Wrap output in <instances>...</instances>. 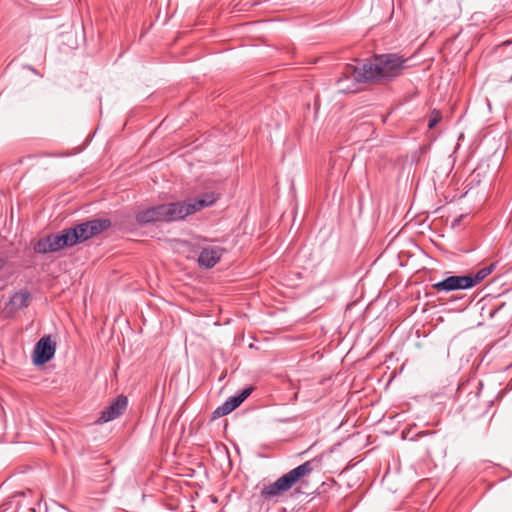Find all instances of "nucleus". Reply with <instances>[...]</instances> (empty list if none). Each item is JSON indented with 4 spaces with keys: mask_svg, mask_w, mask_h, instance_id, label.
Returning <instances> with one entry per match:
<instances>
[{
    "mask_svg": "<svg viewBox=\"0 0 512 512\" xmlns=\"http://www.w3.org/2000/svg\"><path fill=\"white\" fill-rule=\"evenodd\" d=\"M296 482L291 479V476L287 473L278 478L274 483L264 487L262 495L265 497H274L283 494L292 488Z\"/></svg>",
    "mask_w": 512,
    "mask_h": 512,
    "instance_id": "nucleus-9",
    "label": "nucleus"
},
{
    "mask_svg": "<svg viewBox=\"0 0 512 512\" xmlns=\"http://www.w3.org/2000/svg\"><path fill=\"white\" fill-rule=\"evenodd\" d=\"M75 245H77V237L72 227H70L38 239L33 244V250L38 254H47Z\"/></svg>",
    "mask_w": 512,
    "mask_h": 512,
    "instance_id": "nucleus-3",
    "label": "nucleus"
},
{
    "mask_svg": "<svg viewBox=\"0 0 512 512\" xmlns=\"http://www.w3.org/2000/svg\"><path fill=\"white\" fill-rule=\"evenodd\" d=\"M56 352V342L51 335L42 337L35 345L33 351V362L36 365H43L50 361Z\"/></svg>",
    "mask_w": 512,
    "mask_h": 512,
    "instance_id": "nucleus-5",
    "label": "nucleus"
},
{
    "mask_svg": "<svg viewBox=\"0 0 512 512\" xmlns=\"http://www.w3.org/2000/svg\"><path fill=\"white\" fill-rule=\"evenodd\" d=\"M405 62L398 54L375 55L354 66L351 74L357 82L391 81L402 73Z\"/></svg>",
    "mask_w": 512,
    "mask_h": 512,
    "instance_id": "nucleus-2",
    "label": "nucleus"
},
{
    "mask_svg": "<svg viewBox=\"0 0 512 512\" xmlns=\"http://www.w3.org/2000/svg\"><path fill=\"white\" fill-rule=\"evenodd\" d=\"M442 119V115L440 113V111L438 110H433L429 116V119H428V128L429 129H432L434 128Z\"/></svg>",
    "mask_w": 512,
    "mask_h": 512,
    "instance_id": "nucleus-14",
    "label": "nucleus"
},
{
    "mask_svg": "<svg viewBox=\"0 0 512 512\" xmlns=\"http://www.w3.org/2000/svg\"><path fill=\"white\" fill-rule=\"evenodd\" d=\"M253 390L254 388L249 386L244 388L239 394L229 397L221 406L216 408L213 412L214 417H222L234 411L251 395Z\"/></svg>",
    "mask_w": 512,
    "mask_h": 512,
    "instance_id": "nucleus-6",
    "label": "nucleus"
},
{
    "mask_svg": "<svg viewBox=\"0 0 512 512\" xmlns=\"http://www.w3.org/2000/svg\"><path fill=\"white\" fill-rule=\"evenodd\" d=\"M30 512H36L35 508H30Z\"/></svg>",
    "mask_w": 512,
    "mask_h": 512,
    "instance_id": "nucleus-16",
    "label": "nucleus"
},
{
    "mask_svg": "<svg viewBox=\"0 0 512 512\" xmlns=\"http://www.w3.org/2000/svg\"><path fill=\"white\" fill-rule=\"evenodd\" d=\"M217 200L215 193H206L201 197L183 202H173L150 207L136 214V221L141 224L153 222H173L185 219L205 207L211 206Z\"/></svg>",
    "mask_w": 512,
    "mask_h": 512,
    "instance_id": "nucleus-1",
    "label": "nucleus"
},
{
    "mask_svg": "<svg viewBox=\"0 0 512 512\" xmlns=\"http://www.w3.org/2000/svg\"><path fill=\"white\" fill-rule=\"evenodd\" d=\"M496 263H491L480 270H478L475 274L467 275L471 280V288L481 283L487 276H489L495 269Z\"/></svg>",
    "mask_w": 512,
    "mask_h": 512,
    "instance_id": "nucleus-13",
    "label": "nucleus"
},
{
    "mask_svg": "<svg viewBox=\"0 0 512 512\" xmlns=\"http://www.w3.org/2000/svg\"><path fill=\"white\" fill-rule=\"evenodd\" d=\"M314 463V460L306 461L303 464L297 466L296 468L290 470L288 474L291 476V479H293L297 483L302 478L307 477L311 474L315 467Z\"/></svg>",
    "mask_w": 512,
    "mask_h": 512,
    "instance_id": "nucleus-11",
    "label": "nucleus"
},
{
    "mask_svg": "<svg viewBox=\"0 0 512 512\" xmlns=\"http://www.w3.org/2000/svg\"><path fill=\"white\" fill-rule=\"evenodd\" d=\"M511 46H512V41H511V42H504V43L500 46V48L504 50V49H507V48H509V47H511Z\"/></svg>",
    "mask_w": 512,
    "mask_h": 512,
    "instance_id": "nucleus-15",
    "label": "nucleus"
},
{
    "mask_svg": "<svg viewBox=\"0 0 512 512\" xmlns=\"http://www.w3.org/2000/svg\"><path fill=\"white\" fill-rule=\"evenodd\" d=\"M30 298L31 295L29 291L20 290L19 292L13 294V296L10 298V304L14 309L20 310L26 308L29 305Z\"/></svg>",
    "mask_w": 512,
    "mask_h": 512,
    "instance_id": "nucleus-12",
    "label": "nucleus"
},
{
    "mask_svg": "<svg viewBox=\"0 0 512 512\" xmlns=\"http://www.w3.org/2000/svg\"><path fill=\"white\" fill-rule=\"evenodd\" d=\"M111 226L109 219H92L72 227L77 237V244L85 242Z\"/></svg>",
    "mask_w": 512,
    "mask_h": 512,
    "instance_id": "nucleus-4",
    "label": "nucleus"
},
{
    "mask_svg": "<svg viewBox=\"0 0 512 512\" xmlns=\"http://www.w3.org/2000/svg\"><path fill=\"white\" fill-rule=\"evenodd\" d=\"M127 405V397L119 395L109 406H107L101 412L99 422L106 423L118 418L126 410Z\"/></svg>",
    "mask_w": 512,
    "mask_h": 512,
    "instance_id": "nucleus-8",
    "label": "nucleus"
},
{
    "mask_svg": "<svg viewBox=\"0 0 512 512\" xmlns=\"http://www.w3.org/2000/svg\"><path fill=\"white\" fill-rule=\"evenodd\" d=\"M433 289L440 292H450L461 289H469L471 288V280L470 277L463 276H449L442 281H439L433 284Z\"/></svg>",
    "mask_w": 512,
    "mask_h": 512,
    "instance_id": "nucleus-7",
    "label": "nucleus"
},
{
    "mask_svg": "<svg viewBox=\"0 0 512 512\" xmlns=\"http://www.w3.org/2000/svg\"><path fill=\"white\" fill-rule=\"evenodd\" d=\"M223 252L224 249L219 246L203 248L198 257V263L206 269L212 268L219 262Z\"/></svg>",
    "mask_w": 512,
    "mask_h": 512,
    "instance_id": "nucleus-10",
    "label": "nucleus"
}]
</instances>
